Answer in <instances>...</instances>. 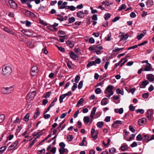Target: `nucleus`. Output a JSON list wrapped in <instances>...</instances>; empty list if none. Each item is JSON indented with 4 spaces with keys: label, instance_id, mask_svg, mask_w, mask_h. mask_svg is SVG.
<instances>
[{
    "label": "nucleus",
    "instance_id": "nucleus-8",
    "mask_svg": "<svg viewBox=\"0 0 154 154\" xmlns=\"http://www.w3.org/2000/svg\"><path fill=\"white\" fill-rule=\"evenodd\" d=\"M91 133L92 137L94 139H96L97 137L98 132L97 131H95L94 128H92L91 131Z\"/></svg>",
    "mask_w": 154,
    "mask_h": 154
},
{
    "label": "nucleus",
    "instance_id": "nucleus-44",
    "mask_svg": "<svg viewBox=\"0 0 154 154\" xmlns=\"http://www.w3.org/2000/svg\"><path fill=\"white\" fill-rule=\"evenodd\" d=\"M86 137H83L82 142L80 143L79 145L80 146H84L85 145L84 142L85 141Z\"/></svg>",
    "mask_w": 154,
    "mask_h": 154
},
{
    "label": "nucleus",
    "instance_id": "nucleus-2",
    "mask_svg": "<svg viewBox=\"0 0 154 154\" xmlns=\"http://www.w3.org/2000/svg\"><path fill=\"white\" fill-rule=\"evenodd\" d=\"M114 87L112 85H108L104 91V93L106 94V97L110 98V97L113 94V89Z\"/></svg>",
    "mask_w": 154,
    "mask_h": 154
},
{
    "label": "nucleus",
    "instance_id": "nucleus-28",
    "mask_svg": "<svg viewBox=\"0 0 154 154\" xmlns=\"http://www.w3.org/2000/svg\"><path fill=\"white\" fill-rule=\"evenodd\" d=\"M29 113H27L23 118V120L25 122H28L29 120Z\"/></svg>",
    "mask_w": 154,
    "mask_h": 154
},
{
    "label": "nucleus",
    "instance_id": "nucleus-62",
    "mask_svg": "<svg viewBox=\"0 0 154 154\" xmlns=\"http://www.w3.org/2000/svg\"><path fill=\"white\" fill-rule=\"evenodd\" d=\"M51 117V116L50 114H46L44 115V117L45 119H48L49 118Z\"/></svg>",
    "mask_w": 154,
    "mask_h": 154
},
{
    "label": "nucleus",
    "instance_id": "nucleus-61",
    "mask_svg": "<svg viewBox=\"0 0 154 154\" xmlns=\"http://www.w3.org/2000/svg\"><path fill=\"white\" fill-rule=\"evenodd\" d=\"M94 61H95V64L96 65L97 63L98 64L100 63L101 62V60L100 58H97Z\"/></svg>",
    "mask_w": 154,
    "mask_h": 154
},
{
    "label": "nucleus",
    "instance_id": "nucleus-24",
    "mask_svg": "<svg viewBox=\"0 0 154 154\" xmlns=\"http://www.w3.org/2000/svg\"><path fill=\"white\" fill-rule=\"evenodd\" d=\"M84 101V100L83 98H81L78 101L76 105L77 107L79 106L81 104L82 105H83V103Z\"/></svg>",
    "mask_w": 154,
    "mask_h": 154
},
{
    "label": "nucleus",
    "instance_id": "nucleus-29",
    "mask_svg": "<svg viewBox=\"0 0 154 154\" xmlns=\"http://www.w3.org/2000/svg\"><path fill=\"white\" fill-rule=\"evenodd\" d=\"M26 44L30 48L33 47L34 46L33 43L32 42V41H29L28 42L26 43Z\"/></svg>",
    "mask_w": 154,
    "mask_h": 154
},
{
    "label": "nucleus",
    "instance_id": "nucleus-58",
    "mask_svg": "<svg viewBox=\"0 0 154 154\" xmlns=\"http://www.w3.org/2000/svg\"><path fill=\"white\" fill-rule=\"evenodd\" d=\"M149 94L148 93H144L143 94L142 97L144 98H147L148 97Z\"/></svg>",
    "mask_w": 154,
    "mask_h": 154
},
{
    "label": "nucleus",
    "instance_id": "nucleus-48",
    "mask_svg": "<svg viewBox=\"0 0 154 154\" xmlns=\"http://www.w3.org/2000/svg\"><path fill=\"white\" fill-rule=\"evenodd\" d=\"M101 90L100 88H97L96 89L95 91V92L96 94H98L101 93Z\"/></svg>",
    "mask_w": 154,
    "mask_h": 154
},
{
    "label": "nucleus",
    "instance_id": "nucleus-59",
    "mask_svg": "<svg viewBox=\"0 0 154 154\" xmlns=\"http://www.w3.org/2000/svg\"><path fill=\"white\" fill-rule=\"evenodd\" d=\"M57 47L58 49L61 52H64L65 51V49L64 48L61 47H58L57 46Z\"/></svg>",
    "mask_w": 154,
    "mask_h": 154
},
{
    "label": "nucleus",
    "instance_id": "nucleus-25",
    "mask_svg": "<svg viewBox=\"0 0 154 154\" xmlns=\"http://www.w3.org/2000/svg\"><path fill=\"white\" fill-rule=\"evenodd\" d=\"M121 150L123 151H125L127 150L128 149V147L127 145H125L122 146L120 147Z\"/></svg>",
    "mask_w": 154,
    "mask_h": 154
},
{
    "label": "nucleus",
    "instance_id": "nucleus-39",
    "mask_svg": "<svg viewBox=\"0 0 154 154\" xmlns=\"http://www.w3.org/2000/svg\"><path fill=\"white\" fill-rule=\"evenodd\" d=\"M44 48L42 50V52L45 54H47L48 53V51L47 50L45 45L44 46Z\"/></svg>",
    "mask_w": 154,
    "mask_h": 154
},
{
    "label": "nucleus",
    "instance_id": "nucleus-42",
    "mask_svg": "<svg viewBox=\"0 0 154 154\" xmlns=\"http://www.w3.org/2000/svg\"><path fill=\"white\" fill-rule=\"evenodd\" d=\"M144 36V34H141L137 36V38L138 39V40H140L142 37Z\"/></svg>",
    "mask_w": 154,
    "mask_h": 154
},
{
    "label": "nucleus",
    "instance_id": "nucleus-40",
    "mask_svg": "<svg viewBox=\"0 0 154 154\" xmlns=\"http://www.w3.org/2000/svg\"><path fill=\"white\" fill-rule=\"evenodd\" d=\"M102 4L103 5H104L105 4H106V5L107 6H108L111 5H112V3H109V2L107 1H103L102 2Z\"/></svg>",
    "mask_w": 154,
    "mask_h": 154
},
{
    "label": "nucleus",
    "instance_id": "nucleus-10",
    "mask_svg": "<svg viewBox=\"0 0 154 154\" xmlns=\"http://www.w3.org/2000/svg\"><path fill=\"white\" fill-rule=\"evenodd\" d=\"M19 141L18 140H16L11 144L9 147L8 149L9 150L11 151L18 144Z\"/></svg>",
    "mask_w": 154,
    "mask_h": 154
},
{
    "label": "nucleus",
    "instance_id": "nucleus-51",
    "mask_svg": "<svg viewBox=\"0 0 154 154\" xmlns=\"http://www.w3.org/2000/svg\"><path fill=\"white\" fill-rule=\"evenodd\" d=\"M147 84H148V81L147 80H145L144 81H143L142 82V85L144 87V88L147 85Z\"/></svg>",
    "mask_w": 154,
    "mask_h": 154
},
{
    "label": "nucleus",
    "instance_id": "nucleus-46",
    "mask_svg": "<svg viewBox=\"0 0 154 154\" xmlns=\"http://www.w3.org/2000/svg\"><path fill=\"white\" fill-rule=\"evenodd\" d=\"M137 113H138V112H140L141 114H143L144 112V111L143 109H138L136 111Z\"/></svg>",
    "mask_w": 154,
    "mask_h": 154
},
{
    "label": "nucleus",
    "instance_id": "nucleus-55",
    "mask_svg": "<svg viewBox=\"0 0 154 154\" xmlns=\"http://www.w3.org/2000/svg\"><path fill=\"white\" fill-rule=\"evenodd\" d=\"M89 42L91 44L93 43L94 42V40L92 37H91L89 39Z\"/></svg>",
    "mask_w": 154,
    "mask_h": 154
},
{
    "label": "nucleus",
    "instance_id": "nucleus-54",
    "mask_svg": "<svg viewBox=\"0 0 154 154\" xmlns=\"http://www.w3.org/2000/svg\"><path fill=\"white\" fill-rule=\"evenodd\" d=\"M56 148L55 147H54V148H52L51 149V150H50V152L51 153H53L52 154H54L56 152Z\"/></svg>",
    "mask_w": 154,
    "mask_h": 154
},
{
    "label": "nucleus",
    "instance_id": "nucleus-36",
    "mask_svg": "<svg viewBox=\"0 0 154 154\" xmlns=\"http://www.w3.org/2000/svg\"><path fill=\"white\" fill-rule=\"evenodd\" d=\"M7 147L5 146H2L0 148V152L3 153L6 150Z\"/></svg>",
    "mask_w": 154,
    "mask_h": 154
},
{
    "label": "nucleus",
    "instance_id": "nucleus-3",
    "mask_svg": "<svg viewBox=\"0 0 154 154\" xmlns=\"http://www.w3.org/2000/svg\"><path fill=\"white\" fill-rule=\"evenodd\" d=\"M14 90V88L12 87H4L2 89V91L3 94H6L11 93Z\"/></svg>",
    "mask_w": 154,
    "mask_h": 154
},
{
    "label": "nucleus",
    "instance_id": "nucleus-37",
    "mask_svg": "<svg viewBox=\"0 0 154 154\" xmlns=\"http://www.w3.org/2000/svg\"><path fill=\"white\" fill-rule=\"evenodd\" d=\"M50 93L49 92L45 93L43 96V97L45 98L49 97L50 96Z\"/></svg>",
    "mask_w": 154,
    "mask_h": 154
},
{
    "label": "nucleus",
    "instance_id": "nucleus-15",
    "mask_svg": "<svg viewBox=\"0 0 154 154\" xmlns=\"http://www.w3.org/2000/svg\"><path fill=\"white\" fill-rule=\"evenodd\" d=\"M85 16L84 14L81 11L78 12L77 13V16L80 18H83Z\"/></svg>",
    "mask_w": 154,
    "mask_h": 154
},
{
    "label": "nucleus",
    "instance_id": "nucleus-63",
    "mask_svg": "<svg viewBox=\"0 0 154 154\" xmlns=\"http://www.w3.org/2000/svg\"><path fill=\"white\" fill-rule=\"evenodd\" d=\"M75 52L78 54V55H79L81 54V52L79 51V50L78 48H75L74 49Z\"/></svg>",
    "mask_w": 154,
    "mask_h": 154
},
{
    "label": "nucleus",
    "instance_id": "nucleus-17",
    "mask_svg": "<svg viewBox=\"0 0 154 154\" xmlns=\"http://www.w3.org/2000/svg\"><path fill=\"white\" fill-rule=\"evenodd\" d=\"M146 118H143L139 120L138 122V124L140 125H141L142 124H143L146 123Z\"/></svg>",
    "mask_w": 154,
    "mask_h": 154
},
{
    "label": "nucleus",
    "instance_id": "nucleus-16",
    "mask_svg": "<svg viewBox=\"0 0 154 154\" xmlns=\"http://www.w3.org/2000/svg\"><path fill=\"white\" fill-rule=\"evenodd\" d=\"M147 116L149 120L151 119V116L153 114V112L151 110H149L147 112Z\"/></svg>",
    "mask_w": 154,
    "mask_h": 154
},
{
    "label": "nucleus",
    "instance_id": "nucleus-9",
    "mask_svg": "<svg viewBox=\"0 0 154 154\" xmlns=\"http://www.w3.org/2000/svg\"><path fill=\"white\" fill-rule=\"evenodd\" d=\"M11 7L13 9H16L17 8V4L13 0H10L8 1Z\"/></svg>",
    "mask_w": 154,
    "mask_h": 154
},
{
    "label": "nucleus",
    "instance_id": "nucleus-6",
    "mask_svg": "<svg viewBox=\"0 0 154 154\" xmlns=\"http://www.w3.org/2000/svg\"><path fill=\"white\" fill-rule=\"evenodd\" d=\"M36 94L35 91L29 93L27 95V99L29 100H32L35 97Z\"/></svg>",
    "mask_w": 154,
    "mask_h": 154
},
{
    "label": "nucleus",
    "instance_id": "nucleus-22",
    "mask_svg": "<svg viewBox=\"0 0 154 154\" xmlns=\"http://www.w3.org/2000/svg\"><path fill=\"white\" fill-rule=\"evenodd\" d=\"M146 5L148 7H150L153 5V2L152 0H147L146 2Z\"/></svg>",
    "mask_w": 154,
    "mask_h": 154
},
{
    "label": "nucleus",
    "instance_id": "nucleus-12",
    "mask_svg": "<svg viewBox=\"0 0 154 154\" xmlns=\"http://www.w3.org/2000/svg\"><path fill=\"white\" fill-rule=\"evenodd\" d=\"M122 123V121L120 120H116L113 123L112 125V127L114 128H117L118 126L117 125L118 124H121Z\"/></svg>",
    "mask_w": 154,
    "mask_h": 154
},
{
    "label": "nucleus",
    "instance_id": "nucleus-7",
    "mask_svg": "<svg viewBox=\"0 0 154 154\" xmlns=\"http://www.w3.org/2000/svg\"><path fill=\"white\" fill-rule=\"evenodd\" d=\"M1 28L6 32H7L11 35H15V33L8 27L2 26Z\"/></svg>",
    "mask_w": 154,
    "mask_h": 154
},
{
    "label": "nucleus",
    "instance_id": "nucleus-5",
    "mask_svg": "<svg viewBox=\"0 0 154 154\" xmlns=\"http://www.w3.org/2000/svg\"><path fill=\"white\" fill-rule=\"evenodd\" d=\"M38 72V67L36 66H33L31 69V73L32 75L34 76L37 75Z\"/></svg>",
    "mask_w": 154,
    "mask_h": 154
},
{
    "label": "nucleus",
    "instance_id": "nucleus-49",
    "mask_svg": "<svg viewBox=\"0 0 154 154\" xmlns=\"http://www.w3.org/2000/svg\"><path fill=\"white\" fill-rule=\"evenodd\" d=\"M68 9H70V10L71 11H73L75 10L76 8H75L73 6H68Z\"/></svg>",
    "mask_w": 154,
    "mask_h": 154
},
{
    "label": "nucleus",
    "instance_id": "nucleus-11",
    "mask_svg": "<svg viewBox=\"0 0 154 154\" xmlns=\"http://www.w3.org/2000/svg\"><path fill=\"white\" fill-rule=\"evenodd\" d=\"M153 70L154 69H152L151 64L148 63L144 68V71H153Z\"/></svg>",
    "mask_w": 154,
    "mask_h": 154
},
{
    "label": "nucleus",
    "instance_id": "nucleus-57",
    "mask_svg": "<svg viewBox=\"0 0 154 154\" xmlns=\"http://www.w3.org/2000/svg\"><path fill=\"white\" fill-rule=\"evenodd\" d=\"M83 86V82L82 81H80L79 83L78 88L79 89L82 88Z\"/></svg>",
    "mask_w": 154,
    "mask_h": 154
},
{
    "label": "nucleus",
    "instance_id": "nucleus-34",
    "mask_svg": "<svg viewBox=\"0 0 154 154\" xmlns=\"http://www.w3.org/2000/svg\"><path fill=\"white\" fill-rule=\"evenodd\" d=\"M95 61H91L89 62L87 65V66L88 67H90L93 65H95Z\"/></svg>",
    "mask_w": 154,
    "mask_h": 154
},
{
    "label": "nucleus",
    "instance_id": "nucleus-31",
    "mask_svg": "<svg viewBox=\"0 0 154 154\" xmlns=\"http://www.w3.org/2000/svg\"><path fill=\"white\" fill-rule=\"evenodd\" d=\"M116 92L118 94H121L122 95H123L124 94V91L123 90H121L120 88H117L116 90Z\"/></svg>",
    "mask_w": 154,
    "mask_h": 154
},
{
    "label": "nucleus",
    "instance_id": "nucleus-26",
    "mask_svg": "<svg viewBox=\"0 0 154 154\" xmlns=\"http://www.w3.org/2000/svg\"><path fill=\"white\" fill-rule=\"evenodd\" d=\"M83 121L85 123H86L88 124L89 122H90V119L87 116H85L84 117L83 119Z\"/></svg>",
    "mask_w": 154,
    "mask_h": 154
},
{
    "label": "nucleus",
    "instance_id": "nucleus-14",
    "mask_svg": "<svg viewBox=\"0 0 154 154\" xmlns=\"http://www.w3.org/2000/svg\"><path fill=\"white\" fill-rule=\"evenodd\" d=\"M25 14L27 17H34L35 16L34 13L28 11H25Z\"/></svg>",
    "mask_w": 154,
    "mask_h": 154
},
{
    "label": "nucleus",
    "instance_id": "nucleus-13",
    "mask_svg": "<svg viewBox=\"0 0 154 154\" xmlns=\"http://www.w3.org/2000/svg\"><path fill=\"white\" fill-rule=\"evenodd\" d=\"M70 57L73 60L76 59L78 58L77 55L73 51H71L69 53Z\"/></svg>",
    "mask_w": 154,
    "mask_h": 154
},
{
    "label": "nucleus",
    "instance_id": "nucleus-4",
    "mask_svg": "<svg viewBox=\"0 0 154 154\" xmlns=\"http://www.w3.org/2000/svg\"><path fill=\"white\" fill-rule=\"evenodd\" d=\"M67 3L66 2H63L62 1H59L58 2V6L60 9H63L66 8L67 7Z\"/></svg>",
    "mask_w": 154,
    "mask_h": 154
},
{
    "label": "nucleus",
    "instance_id": "nucleus-53",
    "mask_svg": "<svg viewBox=\"0 0 154 154\" xmlns=\"http://www.w3.org/2000/svg\"><path fill=\"white\" fill-rule=\"evenodd\" d=\"M77 85L76 83H75L72 86V91H73L75 90V89L77 88Z\"/></svg>",
    "mask_w": 154,
    "mask_h": 154
},
{
    "label": "nucleus",
    "instance_id": "nucleus-18",
    "mask_svg": "<svg viewBox=\"0 0 154 154\" xmlns=\"http://www.w3.org/2000/svg\"><path fill=\"white\" fill-rule=\"evenodd\" d=\"M120 34H122V35L119 36V37H122L121 41L125 40H126L128 37V34H126L125 35H123L122 34V32H120Z\"/></svg>",
    "mask_w": 154,
    "mask_h": 154
},
{
    "label": "nucleus",
    "instance_id": "nucleus-19",
    "mask_svg": "<svg viewBox=\"0 0 154 154\" xmlns=\"http://www.w3.org/2000/svg\"><path fill=\"white\" fill-rule=\"evenodd\" d=\"M146 78L149 81L153 82L154 81V75H147Z\"/></svg>",
    "mask_w": 154,
    "mask_h": 154
},
{
    "label": "nucleus",
    "instance_id": "nucleus-33",
    "mask_svg": "<svg viewBox=\"0 0 154 154\" xmlns=\"http://www.w3.org/2000/svg\"><path fill=\"white\" fill-rule=\"evenodd\" d=\"M5 116L4 114L0 115V123L2 122L5 119Z\"/></svg>",
    "mask_w": 154,
    "mask_h": 154
},
{
    "label": "nucleus",
    "instance_id": "nucleus-1",
    "mask_svg": "<svg viewBox=\"0 0 154 154\" xmlns=\"http://www.w3.org/2000/svg\"><path fill=\"white\" fill-rule=\"evenodd\" d=\"M12 72L11 67L9 65H4L2 67V74L5 76H9L11 74Z\"/></svg>",
    "mask_w": 154,
    "mask_h": 154
},
{
    "label": "nucleus",
    "instance_id": "nucleus-38",
    "mask_svg": "<svg viewBox=\"0 0 154 154\" xmlns=\"http://www.w3.org/2000/svg\"><path fill=\"white\" fill-rule=\"evenodd\" d=\"M126 7V5L125 4H123L122 5L121 7L119 8L118 10L119 11H121L123 9H125Z\"/></svg>",
    "mask_w": 154,
    "mask_h": 154
},
{
    "label": "nucleus",
    "instance_id": "nucleus-45",
    "mask_svg": "<svg viewBox=\"0 0 154 154\" xmlns=\"http://www.w3.org/2000/svg\"><path fill=\"white\" fill-rule=\"evenodd\" d=\"M116 151V149L113 148H112L109 150V152L112 154H114Z\"/></svg>",
    "mask_w": 154,
    "mask_h": 154
},
{
    "label": "nucleus",
    "instance_id": "nucleus-64",
    "mask_svg": "<svg viewBox=\"0 0 154 154\" xmlns=\"http://www.w3.org/2000/svg\"><path fill=\"white\" fill-rule=\"evenodd\" d=\"M110 117L109 116H106L105 119V121L106 122H109L110 121Z\"/></svg>",
    "mask_w": 154,
    "mask_h": 154
},
{
    "label": "nucleus",
    "instance_id": "nucleus-47",
    "mask_svg": "<svg viewBox=\"0 0 154 154\" xmlns=\"http://www.w3.org/2000/svg\"><path fill=\"white\" fill-rule=\"evenodd\" d=\"M20 1L23 4L26 3L28 4L31 2L30 0H20Z\"/></svg>",
    "mask_w": 154,
    "mask_h": 154
},
{
    "label": "nucleus",
    "instance_id": "nucleus-27",
    "mask_svg": "<svg viewBox=\"0 0 154 154\" xmlns=\"http://www.w3.org/2000/svg\"><path fill=\"white\" fill-rule=\"evenodd\" d=\"M104 125V123L103 122H98L97 124V126L100 128H101Z\"/></svg>",
    "mask_w": 154,
    "mask_h": 154
},
{
    "label": "nucleus",
    "instance_id": "nucleus-35",
    "mask_svg": "<svg viewBox=\"0 0 154 154\" xmlns=\"http://www.w3.org/2000/svg\"><path fill=\"white\" fill-rule=\"evenodd\" d=\"M111 15L109 13H106L104 15V19L106 20H107L110 17Z\"/></svg>",
    "mask_w": 154,
    "mask_h": 154
},
{
    "label": "nucleus",
    "instance_id": "nucleus-60",
    "mask_svg": "<svg viewBox=\"0 0 154 154\" xmlns=\"http://www.w3.org/2000/svg\"><path fill=\"white\" fill-rule=\"evenodd\" d=\"M129 130L133 133H134L135 132V130L134 128L133 127L131 126L130 125L129 126Z\"/></svg>",
    "mask_w": 154,
    "mask_h": 154
},
{
    "label": "nucleus",
    "instance_id": "nucleus-43",
    "mask_svg": "<svg viewBox=\"0 0 154 154\" xmlns=\"http://www.w3.org/2000/svg\"><path fill=\"white\" fill-rule=\"evenodd\" d=\"M41 134H39L38 136V137L35 138V139H34V140H33L32 142L30 143V146H32L33 144H34L35 143V141H36V139L38 137H40V136H41Z\"/></svg>",
    "mask_w": 154,
    "mask_h": 154
},
{
    "label": "nucleus",
    "instance_id": "nucleus-23",
    "mask_svg": "<svg viewBox=\"0 0 154 154\" xmlns=\"http://www.w3.org/2000/svg\"><path fill=\"white\" fill-rule=\"evenodd\" d=\"M108 99L106 98H104L103 99L101 102V104L102 105H105L107 103Z\"/></svg>",
    "mask_w": 154,
    "mask_h": 154
},
{
    "label": "nucleus",
    "instance_id": "nucleus-32",
    "mask_svg": "<svg viewBox=\"0 0 154 154\" xmlns=\"http://www.w3.org/2000/svg\"><path fill=\"white\" fill-rule=\"evenodd\" d=\"M69 23H71L74 22L75 20V19L74 17H69L68 18Z\"/></svg>",
    "mask_w": 154,
    "mask_h": 154
},
{
    "label": "nucleus",
    "instance_id": "nucleus-56",
    "mask_svg": "<svg viewBox=\"0 0 154 154\" xmlns=\"http://www.w3.org/2000/svg\"><path fill=\"white\" fill-rule=\"evenodd\" d=\"M129 109L130 110L132 111H133L135 110V108L132 104L130 105L129 106Z\"/></svg>",
    "mask_w": 154,
    "mask_h": 154
},
{
    "label": "nucleus",
    "instance_id": "nucleus-52",
    "mask_svg": "<svg viewBox=\"0 0 154 154\" xmlns=\"http://www.w3.org/2000/svg\"><path fill=\"white\" fill-rule=\"evenodd\" d=\"M80 79V76L79 75H76L75 77V83H78Z\"/></svg>",
    "mask_w": 154,
    "mask_h": 154
},
{
    "label": "nucleus",
    "instance_id": "nucleus-50",
    "mask_svg": "<svg viewBox=\"0 0 154 154\" xmlns=\"http://www.w3.org/2000/svg\"><path fill=\"white\" fill-rule=\"evenodd\" d=\"M137 140L138 141H141L142 139V137L140 134H139L136 137Z\"/></svg>",
    "mask_w": 154,
    "mask_h": 154
},
{
    "label": "nucleus",
    "instance_id": "nucleus-30",
    "mask_svg": "<svg viewBox=\"0 0 154 154\" xmlns=\"http://www.w3.org/2000/svg\"><path fill=\"white\" fill-rule=\"evenodd\" d=\"M75 42H74L68 41V45L70 48H72L74 45Z\"/></svg>",
    "mask_w": 154,
    "mask_h": 154
},
{
    "label": "nucleus",
    "instance_id": "nucleus-20",
    "mask_svg": "<svg viewBox=\"0 0 154 154\" xmlns=\"http://www.w3.org/2000/svg\"><path fill=\"white\" fill-rule=\"evenodd\" d=\"M66 96H67V93L63 94L60 96L59 97V101L60 103H61L63 102V99Z\"/></svg>",
    "mask_w": 154,
    "mask_h": 154
},
{
    "label": "nucleus",
    "instance_id": "nucleus-41",
    "mask_svg": "<svg viewBox=\"0 0 154 154\" xmlns=\"http://www.w3.org/2000/svg\"><path fill=\"white\" fill-rule=\"evenodd\" d=\"M40 114V112L38 110H37L36 112L34 115V118L35 119H36L38 116Z\"/></svg>",
    "mask_w": 154,
    "mask_h": 154
},
{
    "label": "nucleus",
    "instance_id": "nucleus-21",
    "mask_svg": "<svg viewBox=\"0 0 154 154\" xmlns=\"http://www.w3.org/2000/svg\"><path fill=\"white\" fill-rule=\"evenodd\" d=\"M123 109L122 108H121L119 109H114L115 112L116 113H119V114H122L123 112Z\"/></svg>",
    "mask_w": 154,
    "mask_h": 154
}]
</instances>
